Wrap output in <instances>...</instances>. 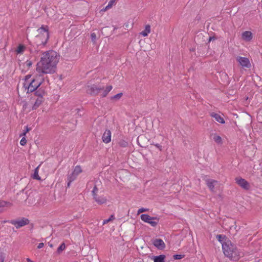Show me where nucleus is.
I'll return each instance as SVG.
<instances>
[{
  "label": "nucleus",
  "instance_id": "obj_33",
  "mask_svg": "<svg viewBox=\"0 0 262 262\" xmlns=\"http://www.w3.org/2000/svg\"><path fill=\"white\" fill-rule=\"evenodd\" d=\"M185 257L184 254H175L173 256L174 259L178 260L181 259Z\"/></svg>",
  "mask_w": 262,
  "mask_h": 262
},
{
  "label": "nucleus",
  "instance_id": "obj_28",
  "mask_svg": "<svg viewBox=\"0 0 262 262\" xmlns=\"http://www.w3.org/2000/svg\"><path fill=\"white\" fill-rule=\"evenodd\" d=\"M118 144L120 147H126L128 146V143L127 141L124 140H121L119 142Z\"/></svg>",
  "mask_w": 262,
  "mask_h": 262
},
{
  "label": "nucleus",
  "instance_id": "obj_46",
  "mask_svg": "<svg viewBox=\"0 0 262 262\" xmlns=\"http://www.w3.org/2000/svg\"><path fill=\"white\" fill-rule=\"evenodd\" d=\"M212 39H213V37H209V42H210Z\"/></svg>",
  "mask_w": 262,
  "mask_h": 262
},
{
  "label": "nucleus",
  "instance_id": "obj_1",
  "mask_svg": "<svg viewBox=\"0 0 262 262\" xmlns=\"http://www.w3.org/2000/svg\"><path fill=\"white\" fill-rule=\"evenodd\" d=\"M59 56L56 52L51 50L44 53L38 63L36 70L42 74H53L55 72Z\"/></svg>",
  "mask_w": 262,
  "mask_h": 262
},
{
  "label": "nucleus",
  "instance_id": "obj_9",
  "mask_svg": "<svg viewBox=\"0 0 262 262\" xmlns=\"http://www.w3.org/2000/svg\"><path fill=\"white\" fill-rule=\"evenodd\" d=\"M236 60L239 64L243 68H249L251 67V64L248 58L246 57L237 56Z\"/></svg>",
  "mask_w": 262,
  "mask_h": 262
},
{
  "label": "nucleus",
  "instance_id": "obj_12",
  "mask_svg": "<svg viewBox=\"0 0 262 262\" xmlns=\"http://www.w3.org/2000/svg\"><path fill=\"white\" fill-rule=\"evenodd\" d=\"M141 219L145 223H148L150 220L159 221V219L157 217H151L148 214H143L140 216Z\"/></svg>",
  "mask_w": 262,
  "mask_h": 262
},
{
  "label": "nucleus",
  "instance_id": "obj_45",
  "mask_svg": "<svg viewBox=\"0 0 262 262\" xmlns=\"http://www.w3.org/2000/svg\"><path fill=\"white\" fill-rule=\"evenodd\" d=\"M68 184H67V187H69L70 186L71 183L73 181H70V179H68Z\"/></svg>",
  "mask_w": 262,
  "mask_h": 262
},
{
  "label": "nucleus",
  "instance_id": "obj_18",
  "mask_svg": "<svg viewBox=\"0 0 262 262\" xmlns=\"http://www.w3.org/2000/svg\"><path fill=\"white\" fill-rule=\"evenodd\" d=\"M242 38L246 40L250 41L252 38V34L250 31H245L242 33Z\"/></svg>",
  "mask_w": 262,
  "mask_h": 262
},
{
  "label": "nucleus",
  "instance_id": "obj_43",
  "mask_svg": "<svg viewBox=\"0 0 262 262\" xmlns=\"http://www.w3.org/2000/svg\"><path fill=\"white\" fill-rule=\"evenodd\" d=\"M31 75H27L25 77V82H27V83H29L30 82L29 81H28V80L31 78Z\"/></svg>",
  "mask_w": 262,
  "mask_h": 262
},
{
  "label": "nucleus",
  "instance_id": "obj_44",
  "mask_svg": "<svg viewBox=\"0 0 262 262\" xmlns=\"http://www.w3.org/2000/svg\"><path fill=\"white\" fill-rule=\"evenodd\" d=\"M44 246V244L43 243H40L38 244L37 246L38 249L42 248Z\"/></svg>",
  "mask_w": 262,
  "mask_h": 262
},
{
  "label": "nucleus",
  "instance_id": "obj_10",
  "mask_svg": "<svg viewBox=\"0 0 262 262\" xmlns=\"http://www.w3.org/2000/svg\"><path fill=\"white\" fill-rule=\"evenodd\" d=\"M153 245L159 250H163L165 247L163 241L160 238H157L153 241Z\"/></svg>",
  "mask_w": 262,
  "mask_h": 262
},
{
  "label": "nucleus",
  "instance_id": "obj_23",
  "mask_svg": "<svg viewBox=\"0 0 262 262\" xmlns=\"http://www.w3.org/2000/svg\"><path fill=\"white\" fill-rule=\"evenodd\" d=\"M216 239L222 244V243L226 240H229L225 235L222 234H217L216 236Z\"/></svg>",
  "mask_w": 262,
  "mask_h": 262
},
{
  "label": "nucleus",
  "instance_id": "obj_11",
  "mask_svg": "<svg viewBox=\"0 0 262 262\" xmlns=\"http://www.w3.org/2000/svg\"><path fill=\"white\" fill-rule=\"evenodd\" d=\"M111 132L109 129H106L103 133L102 139L104 143H108L111 141Z\"/></svg>",
  "mask_w": 262,
  "mask_h": 262
},
{
  "label": "nucleus",
  "instance_id": "obj_22",
  "mask_svg": "<svg viewBox=\"0 0 262 262\" xmlns=\"http://www.w3.org/2000/svg\"><path fill=\"white\" fill-rule=\"evenodd\" d=\"M150 32V26L147 25L145 26V30L143 31L141 34L144 37L147 36Z\"/></svg>",
  "mask_w": 262,
  "mask_h": 262
},
{
  "label": "nucleus",
  "instance_id": "obj_2",
  "mask_svg": "<svg viewBox=\"0 0 262 262\" xmlns=\"http://www.w3.org/2000/svg\"><path fill=\"white\" fill-rule=\"evenodd\" d=\"M222 249L225 255L230 260L236 261L240 258V252L236 245L230 240H226L222 243Z\"/></svg>",
  "mask_w": 262,
  "mask_h": 262
},
{
  "label": "nucleus",
  "instance_id": "obj_3",
  "mask_svg": "<svg viewBox=\"0 0 262 262\" xmlns=\"http://www.w3.org/2000/svg\"><path fill=\"white\" fill-rule=\"evenodd\" d=\"M113 86L112 85L107 86L104 90L103 87L99 86L96 84H92L88 85L86 86V93L92 96H95L102 91L101 96L105 97L107 96L108 93L112 90Z\"/></svg>",
  "mask_w": 262,
  "mask_h": 262
},
{
  "label": "nucleus",
  "instance_id": "obj_39",
  "mask_svg": "<svg viewBox=\"0 0 262 262\" xmlns=\"http://www.w3.org/2000/svg\"><path fill=\"white\" fill-rule=\"evenodd\" d=\"M151 144L155 145L156 147L159 148L160 151L162 150V146L160 144L153 141Z\"/></svg>",
  "mask_w": 262,
  "mask_h": 262
},
{
  "label": "nucleus",
  "instance_id": "obj_8",
  "mask_svg": "<svg viewBox=\"0 0 262 262\" xmlns=\"http://www.w3.org/2000/svg\"><path fill=\"white\" fill-rule=\"evenodd\" d=\"M82 172L81 168L80 166L77 165L74 168L73 171L71 174L68 175L67 179H70V181H74L77 176Z\"/></svg>",
  "mask_w": 262,
  "mask_h": 262
},
{
  "label": "nucleus",
  "instance_id": "obj_14",
  "mask_svg": "<svg viewBox=\"0 0 262 262\" xmlns=\"http://www.w3.org/2000/svg\"><path fill=\"white\" fill-rule=\"evenodd\" d=\"M210 116L214 118L216 121L221 124H224L225 122L224 118L218 114L212 112L211 113Z\"/></svg>",
  "mask_w": 262,
  "mask_h": 262
},
{
  "label": "nucleus",
  "instance_id": "obj_7",
  "mask_svg": "<svg viewBox=\"0 0 262 262\" xmlns=\"http://www.w3.org/2000/svg\"><path fill=\"white\" fill-rule=\"evenodd\" d=\"M236 183L241 187L243 189L248 190L250 189V186L248 181L241 177H236L235 178Z\"/></svg>",
  "mask_w": 262,
  "mask_h": 262
},
{
  "label": "nucleus",
  "instance_id": "obj_31",
  "mask_svg": "<svg viewBox=\"0 0 262 262\" xmlns=\"http://www.w3.org/2000/svg\"><path fill=\"white\" fill-rule=\"evenodd\" d=\"M122 93H119L111 97V99L119 100L122 96Z\"/></svg>",
  "mask_w": 262,
  "mask_h": 262
},
{
  "label": "nucleus",
  "instance_id": "obj_13",
  "mask_svg": "<svg viewBox=\"0 0 262 262\" xmlns=\"http://www.w3.org/2000/svg\"><path fill=\"white\" fill-rule=\"evenodd\" d=\"M93 199L99 205L104 204L107 201V199L105 197L103 196H99L98 195L94 196Z\"/></svg>",
  "mask_w": 262,
  "mask_h": 262
},
{
  "label": "nucleus",
  "instance_id": "obj_20",
  "mask_svg": "<svg viewBox=\"0 0 262 262\" xmlns=\"http://www.w3.org/2000/svg\"><path fill=\"white\" fill-rule=\"evenodd\" d=\"M165 255L161 254L158 256H152L151 259L154 262H165Z\"/></svg>",
  "mask_w": 262,
  "mask_h": 262
},
{
  "label": "nucleus",
  "instance_id": "obj_4",
  "mask_svg": "<svg viewBox=\"0 0 262 262\" xmlns=\"http://www.w3.org/2000/svg\"><path fill=\"white\" fill-rule=\"evenodd\" d=\"M43 81L44 78L42 77L41 75H37L29 83L25 82L24 87L25 90H27V93H32L40 86Z\"/></svg>",
  "mask_w": 262,
  "mask_h": 262
},
{
  "label": "nucleus",
  "instance_id": "obj_21",
  "mask_svg": "<svg viewBox=\"0 0 262 262\" xmlns=\"http://www.w3.org/2000/svg\"><path fill=\"white\" fill-rule=\"evenodd\" d=\"M43 36L41 37H38V35L36 36V46L37 47L42 46H45L47 43H44L43 41Z\"/></svg>",
  "mask_w": 262,
  "mask_h": 262
},
{
  "label": "nucleus",
  "instance_id": "obj_5",
  "mask_svg": "<svg viewBox=\"0 0 262 262\" xmlns=\"http://www.w3.org/2000/svg\"><path fill=\"white\" fill-rule=\"evenodd\" d=\"M4 222L9 223L14 225L16 229H19L29 224V220L26 217H21L16 220L5 221Z\"/></svg>",
  "mask_w": 262,
  "mask_h": 262
},
{
  "label": "nucleus",
  "instance_id": "obj_19",
  "mask_svg": "<svg viewBox=\"0 0 262 262\" xmlns=\"http://www.w3.org/2000/svg\"><path fill=\"white\" fill-rule=\"evenodd\" d=\"M44 99L43 98L41 97H37V98L36 99L35 103H34L33 106H32V110H36L37 109L40 104L42 103Z\"/></svg>",
  "mask_w": 262,
  "mask_h": 262
},
{
  "label": "nucleus",
  "instance_id": "obj_29",
  "mask_svg": "<svg viewBox=\"0 0 262 262\" xmlns=\"http://www.w3.org/2000/svg\"><path fill=\"white\" fill-rule=\"evenodd\" d=\"M66 245L64 243H62L60 246L58 248L57 250V252L58 254H60L62 252V251L65 249Z\"/></svg>",
  "mask_w": 262,
  "mask_h": 262
},
{
  "label": "nucleus",
  "instance_id": "obj_30",
  "mask_svg": "<svg viewBox=\"0 0 262 262\" xmlns=\"http://www.w3.org/2000/svg\"><path fill=\"white\" fill-rule=\"evenodd\" d=\"M8 203L5 201H0V212L4 211V207H5Z\"/></svg>",
  "mask_w": 262,
  "mask_h": 262
},
{
  "label": "nucleus",
  "instance_id": "obj_25",
  "mask_svg": "<svg viewBox=\"0 0 262 262\" xmlns=\"http://www.w3.org/2000/svg\"><path fill=\"white\" fill-rule=\"evenodd\" d=\"M32 178L34 179L40 180V177L38 175V166L34 169V173L32 176Z\"/></svg>",
  "mask_w": 262,
  "mask_h": 262
},
{
  "label": "nucleus",
  "instance_id": "obj_26",
  "mask_svg": "<svg viewBox=\"0 0 262 262\" xmlns=\"http://www.w3.org/2000/svg\"><path fill=\"white\" fill-rule=\"evenodd\" d=\"M25 49V47L24 45H19L18 46L16 50V52L17 54H21L24 51Z\"/></svg>",
  "mask_w": 262,
  "mask_h": 262
},
{
  "label": "nucleus",
  "instance_id": "obj_40",
  "mask_svg": "<svg viewBox=\"0 0 262 262\" xmlns=\"http://www.w3.org/2000/svg\"><path fill=\"white\" fill-rule=\"evenodd\" d=\"M148 209L147 208H141L140 209H139L138 211V214H140L141 213H142L143 212H146V211H148Z\"/></svg>",
  "mask_w": 262,
  "mask_h": 262
},
{
  "label": "nucleus",
  "instance_id": "obj_42",
  "mask_svg": "<svg viewBox=\"0 0 262 262\" xmlns=\"http://www.w3.org/2000/svg\"><path fill=\"white\" fill-rule=\"evenodd\" d=\"M30 130V129L29 128H28V126H26V129L24 130V132L23 133V134L21 135L25 136L26 133H28Z\"/></svg>",
  "mask_w": 262,
  "mask_h": 262
},
{
  "label": "nucleus",
  "instance_id": "obj_6",
  "mask_svg": "<svg viewBox=\"0 0 262 262\" xmlns=\"http://www.w3.org/2000/svg\"><path fill=\"white\" fill-rule=\"evenodd\" d=\"M38 32V37L43 36V41L44 43H47L49 38V27L48 26L42 25L40 28L37 30Z\"/></svg>",
  "mask_w": 262,
  "mask_h": 262
},
{
  "label": "nucleus",
  "instance_id": "obj_47",
  "mask_svg": "<svg viewBox=\"0 0 262 262\" xmlns=\"http://www.w3.org/2000/svg\"><path fill=\"white\" fill-rule=\"evenodd\" d=\"M49 246H50V247H53V245H52V244H50V243H49Z\"/></svg>",
  "mask_w": 262,
  "mask_h": 262
},
{
  "label": "nucleus",
  "instance_id": "obj_27",
  "mask_svg": "<svg viewBox=\"0 0 262 262\" xmlns=\"http://www.w3.org/2000/svg\"><path fill=\"white\" fill-rule=\"evenodd\" d=\"M115 1L116 0H110L108 5L104 9V11H106V10L111 8L112 7L113 5L115 3Z\"/></svg>",
  "mask_w": 262,
  "mask_h": 262
},
{
  "label": "nucleus",
  "instance_id": "obj_17",
  "mask_svg": "<svg viewBox=\"0 0 262 262\" xmlns=\"http://www.w3.org/2000/svg\"><path fill=\"white\" fill-rule=\"evenodd\" d=\"M34 92V95L37 96L38 97H41L42 98H43V96L46 95V92L45 91V89H43L42 88H40L38 90L37 89Z\"/></svg>",
  "mask_w": 262,
  "mask_h": 262
},
{
  "label": "nucleus",
  "instance_id": "obj_35",
  "mask_svg": "<svg viewBox=\"0 0 262 262\" xmlns=\"http://www.w3.org/2000/svg\"><path fill=\"white\" fill-rule=\"evenodd\" d=\"M98 189L97 186L95 185L93 188V189L92 190V195L93 197H94V196H95V195H98V194H97V192H98Z\"/></svg>",
  "mask_w": 262,
  "mask_h": 262
},
{
  "label": "nucleus",
  "instance_id": "obj_15",
  "mask_svg": "<svg viewBox=\"0 0 262 262\" xmlns=\"http://www.w3.org/2000/svg\"><path fill=\"white\" fill-rule=\"evenodd\" d=\"M206 185L209 188V189L213 191L214 188V184L215 183H216L217 181L212 179H208L205 180Z\"/></svg>",
  "mask_w": 262,
  "mask_h": 262
},
{
  "label": "nucleus",
  "instance_id": "obj_37",
  "mask_svg": "<svg viewBox=\"0 0 262 262\" xmlns=\"http://www.w3.org/2000/svg\"><path fill=\"white\" fill-rule=\"evenodd\" d=\"M32 64V62L30 60H27L25 63H24V65L27 68H29Z\"/></svg>",
  "mask_w": 262,
  "mask_h": 262
},
{
  "label": "nucleus",
  "instance_id": "obj_41",
  "mask_svg": "<svg viewBox=\"0 0 262 262\" xmlns=\"http://www.w3.org/2000/svg\"><path fill=\"white\" fill-rule=\"evenodd\" d=\"M27 143V140L25 137H23V138L21 139L20 141V144L21 145H25Z\"/></svg>",
  "mask_w": 262,
  "mask_h": 262
},
{
  "label": "nucleus",
  "instance_id": "obj_36",
  "mask_svg": "<svg viewBox=\"0 0 262 262\" xmlns=\"http://www.w3.org/2000/svg\"><path fill=\"white\" fill-rule=\"evenodd\" d=\"M91 38L92 39V41L95 43L96 42V39H97V36L95 33H92L91 34Z\"/></svg>",
  "mask_w": 262,
  "mask_h": 262
},
{
  "label": "nucleus",
  "instance_id": "obj_32",
  "mask_svg": "<svg viewBox=\"0 0 262 262\" xmlns=\"http://www.w3.org/2000/svg\"><path fill=\"white\" fill-rule=\"evenodd\" d=\"M115 219L114 215H111V216L107 220H104L103 221V225L108 223L109 222L113 221Z\"/></svg>",
  "mask_w": 262,
  "mask_h": 262
},
{
  "label": "nucleus",
  "instance_id": "obj_34",
  "mask_svg": "<svg viewBox=\"0 0 262 262\" xmlns=\"http://www.w3.org/2000/svg\"><path fill=\"white\" fill-rule=\"evenodd\" d=\"M158 222H159V221H157V220L151 221V220H150L149 222L148 223L152 227H156L158 225Z\"/></svg>",
  "mask_w": 262,
  "mask_h": 262
},
{
  "label": "nucleus",
  "instance_id": "obj_24",
  "mask_svg": "<svg viewBox=\"0 0 262 262\" xmlns=\"http://www.w3.org/2000/svg\"><path fill=\"white\" fill-rule=\"evenodd\" d=\"M213 140L217 144L222 143V138L220 136L217 135L216 134H214L213 135Z\"/></svg>",
  "mask_w": 262,
  "mask_h": 262
},
{
  "label": "nucleus",
  "instance_id": "obj_16",
  "mask_svg": "<svg viewBox=\"0 0 262 262\" xmlns=\"http://www.w3.org/2000/svg\"><path fill=\"white\" fill-rule=\"evenodd\" d=\"M82 112L80 108H72L71 111V115L73 116H75L76 118L78 117H81L82 116L81 113Z\"/></svg>",
  "mask_w": 262,
  "mask_h": 262
},
{
  "label": "nucleus",
  "instance_id": "obj_38",
  "mask_svg": "<svg viewBox=\"0 0 262 262\" xmlns=\"http://www.w3.org/2000/svg\"><path fill=\"white\" fill-rule=\"evenodd\" d=\"M5 258V254L4 252H0V262H4Z\"/></svg>",
  "mask_w": 262,
  "mask_h": 262
}]
</instances>
